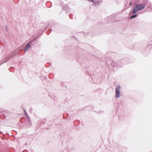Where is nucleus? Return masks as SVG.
<instances>
[{
    "label": "nucleus",
    "instance_id": "nucleus-1",
    "mask_svg": "<svg viewBox=\"0 0 152 152\" xmlns=\"http://www.w3.org/2000/svg\"><path fill=\"white\" fill-rule=\"evenodd\" d=\"M145 6V5L142 4H137L134 7L132 12L133 14L135 13L137 11L143 9L144 8Z\"/></svg>",
    "mask_w": 152,
    "mask_h": 152
},
{
    "label": "nucleus",
    "instance_id": "nucleus-3",
    "mask_svg": "<svg viewBox=\"0 0 152 152\" xmlns=\"http://www.w3.org/2000/svg\"><path fill=\"white\" fill-rule=\"evenodd\" d=\"M30 47V45L29 44H28L26 47V48H25V50H28Z\"/></svg>",
    "mask_w": 152,
    "mask_h": 152
},
{
    "label": "nucleus",
    "instance_id": "nucleus-6",
    "mask_svg": "<svg viewBox=\"0 0 152 152\" xmlns=\"http://www.w3.org/2000/svg\"><path fill=\"white\" fill-rule=\"evenodd\" d=\"M89 1H93L94 0H88Z\"/></svg>",
    "mask_w": 152,
    "mask_h": 152
},
{
    "label": "nucleus",
    "instance_id": "nucleus-5",
    "mask_svg": "<svg viewBox=\"0 0 152 152\" xmlns=\"http://www.w3.org/2000/svg\"><path fill=\"white\" fill-rule=\"evenodd\" d=\"M24 113H25V114L26 115H25L26 116H27V114L26 113V111H25V110H24Z\"/></svg>",
    "mask_w": 152,
    "mask_h": 152
},
{
    "label": "nucleus",
    "instance_id": "nucleus-4",
    "mask_svg": "<svg viewBox=\"0 0 152 152\" xmlns=\"http://www.w3.org/2000/svg\"><path fill=\"white\" fill-rule=\"evenodd\" d=\"M137 16V15H133L131 17V19H132V18H136Z\"/></svg>",
    "mask_w": 152,
    "mask_h": 152
},
{
    "label": "nucleus",
    "instance_id": "nucleus-7",
    "mask_svg": "<svg viewBox=\"0 0 152 152\" xmlns=\"http://www.w3.org/2000/svg\"><path fill=\"white\" fill-rule=\"evenodd\" d=\"M130 5H132V3H131H131H130Z\"/></svg>",
    "mask_w": 152,
    "mask_h": 152
},
{
    "label": "nucleus",
    "instance_id": "nucleus-2",
    "mask_svg": "<svg viewBox=\"0 0 152 152\" xmlns=\"http://www.w3.org/2000/svg\"><path fill=\"white\" fill-rule=\"evenodd\" d=\"M120 88L121 87L119 86H118L116 88L115 95V97L116 98H118L120 96Z\"/></svg>",
    "mask_w": 152,
    "mask_h": 152
}]
</instances>
